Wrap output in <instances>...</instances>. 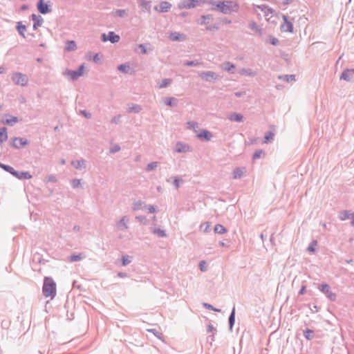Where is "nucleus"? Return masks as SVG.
Listing matches in <instances>:
<instances>
[{"instance_id":"10","label":"nucleus","mask_w":354,"mask_h":354,"mask_svg":"<svg viewBox=\"0 0 354 354\" xmlns=\"http://www.w3.org/2000/svg\"><path fill=\"white\" fill-rule=\"evenodd\" d=\"M28 143V140L24 138L15 137L10 142V145L16 149H20Z\"/></svg>"},{"instance_id":"64","label":"nucleus","mask_w":354,"mask_h":354,"mask_svg":"<svg viewBox=\"0 0 354 354\" xmlns=\"http://www.w3.org/2000/svg\"><path fill=\"white\" fill-rule=\"evenodd\" d=\"M138 48L141 50V53L142 54H147V50L146 49V47L144 44H140L138 46Z\"/></svg>"},{"instance_id":"46","label":"nucleus","mask_w":354,"mask_h":354,"mask_svg":"<svg viewBox=\"0 0 354 354\" xmlns=\"http://www.w3.org/2000/svg\"><path fill=\"white\" fill-rule=\"evenodd\" d=\"M183 180L181 178L178 176L174 177L173 185L176 189H178L180 187V183H182Z\"/></svg>"},{"instance_id":"16","label":"nucleus","mask_w":354,"mask_h":354,"mask_svg":"<svg viewBox=\"0 0 354 354\" xmlns=\"http://www.w3.org/2000/svg\"><path fill=\"white\" fill-rule=\"evenodd\" d=\"M6 118L5 120L2 121V123L4 124L9 125L10 127H13L16 123L19 122V118L16 116H12L10 115H6Z\"/></svg>"},{"instance_id":"22","label":"nucleus","mask_w":354,"mask_h":354,"mask_svg":"<svg viewBox=\"0 0 354 354\" xmlns=\"http://www.w3.org/2000/svg\"><path fill=\"white\" fill-rule=\"evenodd\" d=\"M71 165L77 169H82L86 168V162L84 159L73 160Z\"/></svg>"},{"instance_id":"59","label":"nucleus","mask_w":354,"mask_h":354,"mask_svg":"<svg viewBox=\"0 0 354 354\" xmlns=\"http://www.w3.org/2000/svg\"><path fill=\"white\" fill-rule=\"evenodd\" d=\"M136 219L144 224H147V218L144 216H136Z\"/></svg>"},{"instance_id":"20","label":"nucleus","mask_w":354,"mask_h":354,"mask_svg":"<svg viewBox=\"0 0 354 354\" xmlns=\"http://www.w3.org/2000/svg\"><path fill=\"white\" fill-rule=\"evenodd\" d=\"M245 172V167H236L232 172V178L239 179L241 178L244 173Z\"/></svg>"},{"instance_id":"13","label":"nucleus","mask_w":354,"mask_h":354,"mask_svg":"<svg viewBox=\"0 0 354 354\" xmlns=\"http://www.w3.org/2000/svg\"><path fill=\"white\" fill-rule=\"evenodd\" d=\"M171 4L168 1H161L159 6H156L153 9L159 12H167L171 8Z\"/></svg>"},{"instance_id":"19","label":"nucleus","mask_w":354,"mask_h":354,"mask_svg":"<svg viewBox=\"0 0 354 354\" xmlns=\"http://www.w3.org/2000/svg\"><path fill=\"white\" fill-rule=\"evenodd\" d=\"M190 151V147L188 145L183 144L178 142L176 145V151L178 153H185Z\"/></svg>"},{"instance_id":"14","label":"nucleus","mask_w":354,"mask_h":354,"mask_svg":"<svg viewBox=\"0 0 354 354\" xmlns=\"http://www.w3.org/2000/svg\"><path fill=\"white\" fill-rule=\"evenodd\" d=\"M129 219L128 216H123L119 221L116 223V228L118 231H124L128 229V222Z\"/></svg>"},{"instance_id":"8","label":"nucleus","mask_w":354,"mask_h":354,"mask_svg":"<svg viewBox=\"0 0 354 354\" xmlns=\"http://www.w3.org/2000/svg\"><path fill=\"white\" fill-rule=\"evenodd\" d=\"M199 77L202 80H203L206 82H211L214 80H216L219 77L218 75H217L216 73H214L213 71H203V72L200 73Z\"/></svg>"},{"instance_id":"36","label":"nucleus","mask_w":354,"mask_h":354,"mask_svg":"<svg viewBox=\"0 0 354 354\" xmlns=\"http://www.w3.org/2000/svg\"><path fill=\"white\" fill-rule=\"evenodd\" d=\"M304 335L308 340H311L314 338L315 336L314 331L311 329L307 328L304 331Z\"/></svg>"},{"instance_id":"35","label":"nucleus","mask_w":354,"mask_h":354,"mask_svg":"<svg viewBox=\"0 0 354 354\" xmlns=\"http://www.w3.org/2000/svg\"><path fill=\"white\" fill-rule=\"evenodd\" d=\"M144 202H142V201H136L133 203L132 209L133 211L141 209L143 207H146L145 205H144Z\"/></svg>"},{"instance_id":"43","label":"nucleus","mask_w":354,"mask_h":354,"mask_svg":"<svg viewBox=\"0 0 354 354\" xmlns=\"http://www.w3.org/2000/svg\"><path fill=\"white\" fill-rule=\"evenodd\" d=\"M129 68V66L127 64H120L118 66V69L124 73H128Z\"/></svg>"},{"instance_id":"9","label":"nucleus","mask_w":354,"mask_h":354,"mask_svg":"<svg viewBox=\"0 0 354 354\" xmlns=\"http://www.w3.org/2000/svg\"><path fill=\"white\" fill-rule=\"evenodd\" d=\"M319 289L321 292L325 294L326 297L330 301H335L336 299V295L330 291V288L328 284H322Z\"/></svg>"},{"instance_id":"61","label":"nucleus","mask_w":354,"mask_h":354,"mask_svg":"<svg viewBox=\"0 0 354 354\" xmlns=\"http://www.w3.org/2000/svg\"><path fill=\"white\" fill-rule=\"evenodd\" d=\"M270 43L272 44V45H274V46H276L279 44V40L278 39L274 37H270Z\"/></svg>"},{"instance_id":"34","label":"nucleus","mask_w":354,"mask_h":354,"mask_svg":"<svg viewBox=\"0 0 354 354\" xmlns=\"http://www.w3.org/2000/svg\"><path fill=\"white\" fill-rule=\"evenodd\" d=\"M279 79L282 80L283 81L286 82H290L295 80V75H279Z\"/></svg>"},{"instance_id":"1","label":"nucleus","mask_w":354,"mask_h":354,"mask_svg":"<svg viewBox=\"0 0 354 354\" xmlns=\"http://www.w3.org/2000/svg\"><path fill=\"white\" fill-rule=\"evenodd\" d=\"M211 6L212 10L219 11L223 14L229 15L232 12H237L239 10V4L232 0L203 1Z\"/></svg>"},{"instance_id":"39","label":"nucleus","mask_w":354,"mask_h":354,"mask_svg":"<svg viewBox=\"0 0 354 354\" xmlns=\"http://www.w3.org/2000/svg\"><path fill=\"white\" fill-rule=\"evenodd\" d=\"M17 30L19 32V34L24 37H25L24 32L26 30V27L25 25H23L21 22H18L17 26Z\"/></svg>"},{"instance_id":"24","label":"nucleus","mask_w":354,"mask_h":354,"mask_svg":"<svg viewBox=\"0 0 354 354\" xmlns=\"http://www.w3.org/2000/svg\"><path fill=\"white\" fill-rule=\"evenodd\" d=\"M234 323H235V307H233L232 312L228 318V324H229V328H230V331H232V328L234 325Z\"/></svg>"},{"instance_id":"25","label":"nucleus","mask_w":354,"mask_h":354,"mask_svg":"<svg viewBox=\"0 0 354 354\" xmlns=\"http://www.w3.org/2000/svg\"><path fill=\"white\" fill-rule=\"evenodd\" d=\"M222 69L230 72L231 73H234L233 70L236 68L235 65L230 62H224L221 66Z\"/></svg>"},{"instance_id":"47","label":"nucleus","mask_w":354,"mask_h":354,"mask_svg":"<svg viewBox=\"0 0 354 354\" xmlns=\"http://www.w3.org/2000/svg\"><path fill=\"white\" fill-rule=\"evenodd\" d=\"M81 181L82 180L81 179H77V178H75V179H73V180L71 181V185L73 187V188H78L80 187H81Z\"/></svg>"},{"instance_id":"58","label":"nucleus","mask_w":354,"mask_h":354,"mask_svg":"<svg viewBox=\"0 0 354 354\" xmlns=\"http://www.w3.org/2000/svg\"><path fill=\"white\" fill-rule=\"evenodd\" d=\"M120 150V147L118 145H115L110 149V153H115Z\"/></svg>"},{"instance_id":"12","label":"nucleus","mask_w":354,"mask_h":354,"mask_svg":"<svg viewBox=\"0 0 354 354\" xmlns=\"http://www.w3.org/2000/svg\"><path fill=\"white\" fill-rule=\"evenodd\" d=\"M37 7L39 12L42 15L49 13L52 10L50 6L46 3L44 0H39Z\"/></svg>"},{"instance_id":"38","label":"nucleus","mask_w":354,"mask_h":354,"mask_svg":"<svg viewBox=\"0 0 354 354\" xmlns=\"http://www.w3.org/2000/svg\"><path fill=\"white\" fill-rule=\"evenodd\" d=\"M77 48L76 43L71 40L66 42V50L68 51L74 50Z\"/></svg>"},{"instance_id":"37","label":"nucleus","mask_w":354,"mask_h":354,"mask_svg":"<svg viewBox=\"0 0 354 354\" xmlns=\"http://www.w3.org/2000/svg\"><path fill=\"white\" fill-rule=\"evenodd\" d=\"M249 27L254 32L261 35V28H259V26L257 25V24L255 21H252L249 24Z\"/></svg>"},{"instance_id":"44","label":"nucleus","mask_w":354,"mask_h":354,"mask_svg":"<svg viewBox=\"0 0 354 354\" xmlns=\"http://www.w3.org/2000/svg\"><path fill=\"white\" fill-rule=\"evenodd\" d=\"M263 155H264V151L262 149L257 150L252 155V159L255 160L260 158Z\"/></svg>"},{"instance_id":"50","label":"nucleus","mask_w":354,"mask_h":354,"mask_svg":"<svg viewBox=\"0 0 354 354\" xmlns=\"http://www.w3.org/2000/svg\"><path fill=\"white\" fill-rule=\"evenodd\" d=\"M199 64L200 63L198 60L187 61L184 63V65L187 66H196Z\"/></svg>"},{"instance_id":"3","label":"nucleus","mask_w":354,"mask_h":354,"mask_svg":"<svg viewBox=\"0 0 354 354\" xmlns=\"http://www.w3.org/2000/svg\"><path fill=\"white\" fill-rule=\"evenodd\" d=\"M0 168L3 169L4 171L10 173L13 176L16 177L19 180L22 179H30L32 178V175L28 171H16L12 167L3 164L0 162Z\"/></svg>"},{"instance_id":"2","label":"nucleus","mask_w":354,"mask_h":354,"mask_svg":"<svg viewBox=\"0 0 354 354\" xmlns=\"http://www.w3.org/2000/svg\"><path fill=\"white\" fill-rule=\"evenodd\" d=\"M43 295L46 297L53 298L56 295V283L52 278L46 277L42 288Z\"/></svg>"},{"instance_id":"42","label":"nucleus","mask_w":354,"mask_h":354,"mask_svg":"<svg viewBox=\"0 0 354 354\" xmlns=\"http://www.w3.org/2000/svg\"><path fill=\"white\" fill-rule=\"evenodd\" d=\"M153 232L159 237H165L167 236L165 231L160 228L154 229Z\"/></svg>"},{"instance_id":"7","label":"nucleus","mask_w":354,"mask_h":354,"mask_svg":"<svg viewBox=\"0 0 354 354\" xmlns=\"http://www.w3.org/2000/svg\"><path fill=\"white\" fill-rule=\"evenodd\" d=\"M202 1V0H184L178 4V8L180 10L194 8Z\"/></svg>"},{"instance_id":"48","label":"nucleus","mask_w":354,"mask_h":354,"mask_svg":"<svg viewBox=\"0 0 354 354\" xmlns=\"http://www.w3.org/2000/svg\"><path fill=\"white\" fill-rule=\"evenodd\" d=\"M157 166H158L157 162H151L147 165L146 170L147 171H151V170L156 169L157 167Z\"/></svg>"},{"instance_id":"63","label":"nucleus","mask_w":354,"mask_h":354,"mask_svg":"<svg viewBox=\"0 0 354 354\" xmlns=\"http://www.w3.org/2000/svg\"><path fill=\"white\" fill-rule=\"evenodd\" d=\"M47 180H48V182L56 183L57 178L55 176L50 175L47 177Z\"/></svg>"},{"instance_id":"4","label":"nucleus","mask_w":354,"mask_h":354,"mask_svg":"<svg viewBox=\"0 0 354 354\" xmlns=\"http://www.w3.org/2000/svg\"><path fill=\"white\" fill-rule=\"evenodd\" d=\"M84 69V65H80L78 68L75 71L66 69L63 72V75L66 77L68 80L74 81L77 80L80 77L83 75Z\"/></svg>"},{"instance_id":"57","label":"nucleus","mask_w":354,"mask_h":354,"mask_svg":"<svg viewBox=\"0 0 354 354\" xmlns=\"http://www.w3.org/2000/svg\"><path fill=\"white\" fill-rule=\"evenodd\" d=\"M88 59H92L95 63L97 64L100 61V57L99 56V54L96 53L95 54L93 57L91 58V55L89 56Z\"/></svg>"},{"instance_id":"27","label":"nucleus","mask_w":354,"mask_h":354,"mask_svg":"<svg viewBox=\"0 0 354 354\" xmlns=\"http://www.w3.org/2000/svg\"><path fill=\"white\" fill-rule=\"evenodd\" d=\"M243 116L242 114L239 113H233L229 117L228 119L231 121H235L240 122L243 120Z\"/></svg>"},{"instance_id":"49","label":"nucleus","mask_w":354,"mask_h":354,"mask_svg":"<svg viewBox=\"0 0 354 354\" xmlns=\"http://www.w3.org/2000/svg\"><path fill=\"white\" fill-rule=\"evenodd\" d=\"M82 259V254H73L69 257V261L71 262L77 261Z\"/></svg>"},{"instance_id":"11","label":"nucleus","mask_w":354,"mask_h":354,"mask_svg":"<svg viewBox=\"0 0 354 354\" xmlns=\"http://www.w3.org/2000/svg\"><path fill=\"white\" fill-rule=\"evenodd\" d=\"M282 18L283 19V23L281 25V30L283 32H293V24L292 22L288 21V17L286 15H283Z\"/></svg>"},{"instance_id":"53","label":"nucleus","mask_w":354,"mask_h":354,"mask_svg":"<svg viewBox=\"0 0 354 354\" xmlns=\"http://www.w3.org/2000/svg\"><path fill=\"white\" fill-rule=\"evenodd\" d=\"M317 241L314 240L309 245L308 248V250L309 252H315V246L317 245Z\"/></svg>"},{"instance_id":"29","label":"nucleus","mask_w":354,"mask_h":354,"mask_svg":"<svg viewBox=\"0 0 354 354\" xmlns=\"http://www.w3.org/2000/svg\"><path fill=\"white\" fill-rule=\"evenodd\" d=\"M142 110L141 106L138 104H131L129 106L128 112L129 113H139Z\"/></svg>"},{"instance_id":"17","label":"nucleus","mask_w":354,"mask_h":354,"mask_svg":"<svg viewBox=\"0 0 354 354\" xmlns=\"http://www.w3.org/2000/svg\"><path fill=\"white\" fill-rule=\"evenodd\" d=\"M197 137L202 140H206V141H209L211 140L212 137V134L210 131L206 130V129H203L198 135H197Z\"/></svg>"},{"instance_id":"31","label":"nucleus","mask_w":354,"mask_h":354,"mask_svg":"<svg viewBox=\"0 0 354 354\" xmlns=\"http://www.w3.org/2000/svg\"><path fill=\"white\" fill-rule=\"evenodd\" d=\"M214 231L216 234H223L227 232V229L221 224H216L214 226Z\"/></svg>"},{"instance_id":"51","label":"nucleus","mask_w":354,"mask_h":354,"mask_svg":"<svg viewBox=\"0 0 354 354\" xmlns=\"http://www.w3.org/2000/svg\"><path fill=\"white\" fill-rule=\"evenodd\" d=\"M203 306L206 308V309H208V310H213V311H215V312H220L221 310L220 309H218V308H214L212 305L209 304H207V303H203Z\"/></svg>"},{"instance_id":"40","label":"nucleus","mask_w":354,"mask_h":354,"mask_svg":"<svg viewBox=\"0 0 354 354\" xmlns=\"http://www.w3.org/2000/svg\"><path fill=\"white\" fill-rule=\"evenodd\" d=\"M171 83V80L169 78L163 79L159 84V88H165L169 86Z\"/></svg>"},{"instance_id":"45","label":"nucleus","mask_w":354,"mask_h":354,"mask_svg":"<svg viewBox=\"0 0 354 354\" xmlns=\"http://www.w3.org/2000/svg\"><path fill=\"white\" fill-rule=\"evenodd\" d=\"M274 133L271 131H268L264 137V142L268 143L273 139Z\"/></svg>"},{"instance_id":"60","label":"nucleus","mask_w":354,"mask_h":354,"mask_svg":"<svg viewBox=\"0 0 354 354\" xmlns=\"http://www.w3.org/2000/svg\"><path fill=\"white\" fill-rule=\"evenodd\" d=\"M205 264L206 263L205 261H201L199 263V268L202 272H205L207 270Z\"/></svg>"},{"instance_id":"28","label":"nucleus","mask_w":354,"mask_h":354,"mask_svg":"<svg viewBox=\"0 0 354 354\" xmlns=\"http://www.w3.org/2000/svg\"><path fill=\"white\" fill-rule=\"evenodd\" d=\"M8 139L7 129L6 127L0 128V145Z\"/></svg>"},{"instance_id":"56","label":"nucleus","mask_w":354,"mask_h":354,"mask_svg":"<svg viewBox=\"0 0 354 354\" xmlns=\"http://www.w3.org/2000/svg\"><path fill=\"white\" fill-rule=\"evenodd\" d=\"M120 118L121 115H115L113 118H112V119L111 120V122L117 124L120 122Z\"/></svg>"},{"instance_id":"41","label":"nucleus","mask_w":354,"mask_h":354,"mask_svg":"<svg viewBox=\"0 0 354 354\" xmlns=\"http://www.w3.org/2000/svg\"><path fill=\"white\" fill-rule=\"evenodd\" d=\"M187 127L196 131V129L198 128V123L194 121H189L187 122Z\"/></svg>"},{"instance_id":"32","label":"nucleus","mask_w":354,"mask_h":354,"mask_svg":"<svg viewBox=\"0 0 354 354\" xmlns=\"http://www.w3.org/2000/svg\"><path fill=\"white\" fill-rule=\"evenodd\" d=\"M178 100L175 97H166L165 100V103L167 106H175L177 105Z\"/></svg>"},{"instance_id":"21","label":"nucleus","mask_w":354,"mask_h":354,"mask_svg":"<svg viewBox=\"0 0 354 354\" xmlns=\"http://www.w3.org/2000/svg\"><path fill=\"white\" fill-rule=\"evenodd\" d=\"M139 6L142 8V10H146L147 12H150L151 10V1L146 0H137Z\"/></svg>"},{"instance_id":"5","label":"nucleus","mask_w":354,"mask_h":354,"mask_svg":"<svg viewBox=\"0 0 354 354\" xmlns=\"http://www.w3.org/2000/svg\"><path fill=\"white\" fill-rule=\"evenodd\" d=\"M11 79L15 84L20 85L21 86H26L28 82V78L27 75L20 72H16L13 73Z\"/></svg>"},{"instance_id":"18","label":"nucleus","mask_w":354,"mask_h":354,"mask_svg":"<svg viewBox=\"0 0 354 354\" xmlns=\"http://www.w3.org/2000/svg\"><path fill=\"white\" fill-rule=\"evenodd\" d=\"M31 17L32 21H34L32 28L35 30L37 29L38 27L41 26L44 20L40 15H37L35 14H32Z\"/></svg>"},{"instance_id":"33","label":"nucleus","mask_w":354,"mask_h":354,"mask_svg":"<svg viewBox=\"0 0 354 354\" xmlns=\"http://www.w3.org/2000/svg\"><path fill=\"white\" fill-rule=\"evenodd\" d=\"M351 214L349 211L344 210L339 212V218L341 221H345L346 219H348L351 217Z\"/></svg>"},{"instance_id":"54","label":"nucleus","mask_w":354,"mask_h":354,"mask_svg":"<svg viewBox=\"0 0 354 354\" xmlns=\"http://www.w3.org/2000/svg\"><path fill=\"white\" fill-rule=\"evenodd\" d=\"M115 13L120 17H124L126 15V10L123 9H119L116 10Z\"/></svg>"},{"instance_id":"55","label":"nucleus","mask_w":354,"mask_h":354,"mask_svg":"<svg viewBox=\"0 0 354 354\" xmlns=\"http://www.w3.org/2000/svg\"><path fill=\"white\" fill-rule=\"evenodd\" d=\"M122 266H127L131 263L129 256H122Z\"/></svg>"},{"instance_id":"6","label":"nucleus","mask_w":354,"mask_h":354,"mask_svg":"<svg viewBox=\"0 0 354 354\" xmlns=\"http://www.w3.org/2000/svg\"><path fill=\"white\" fill-rule=\"evenodd\" d=\"M101 39L103 42L111 41L112 44L118 43L120 37L118 35L115 34L113 31H110L108 34L103 33L101 35Z\"/></svg>"},{"instance_id":"15","label":"nucleus","mask_w":354,"mask_h":354,"mask_svg":"<svg viewBox=\"0 0 354 354\" xmlns=\"http://www.w3.org/2000/svg\"><path fill=\"white\" fill-rule=\"evenodd\" d=\"M340 80H344L346 82H353L354 80V69L344 70L340 76Z\"/></svg>"},{"instance_id":"23","label":"nucleus","mask_w":354,"mask_h":354,"mask_svg":"<svg viewBox=\"0 0 354 354\" xmlns=\"http://www.w3.org/2000/svg\"><path fill=\"white\" fill-rule=\"evenodd\" d=\"M169 39L171 41H183L185 39V36L183 34H180L176 32H171L169 35Z\"/></svg>"},{"instance_id":"30","label":"nucleus","mask_w":354,"mask_h":354,"mask_svg":"<svg viewBox=\"0 0 354 354\" xmlns=\"http://www.w3.org/2000/svg\"><path fill=\"white\" fill-rule=\"evenodd\" d=\"M257 8L263 12L266 16H268L269 14H272L273 12V10L266 5L258 6Z\"/></svg>"},{"instance_id":"62","label":"nucleus","mask_w":354,"mask_h":354,"mask_svg":"<svg viewBox=\"0 0 354 354\" xmlns=\"http://www.w3.org/2000/svg\"><path fill=\"white\" fill-rule=\"evenodd\" d=\"M206 29L207 30H218V26L216 25V24H214V25H211V26H208L206 27Z\"/></svg>"},{"instance_id":"26","label":"nucleus","mask_w":354,"mask_h":354,"mask_svg":"<svg viewBox=\"0 0 354 354\" xmlns=\"http://www.w3.org/2000/svg\"><path fill=\"white\" fill-rule=\"evenodd\" d=\"M239 73L241 75H247L250 77H254L257 75V73L252 69L245 68H241Z\"/></svg>"},{"instance_id":"52","label":"nucleus","mask_w":354,"mask_h":354,"mask_svg":"<svg viewBox=\"0 0 354 354\" xmlns=\"http://www.w3.org/2000/svg\"><path fill=\"white\" fill-rule=\"evenodd\" d=\"M148 332L153 333L156 337H157L158 339H161L162 333L158 332L155 328H151L147 330Z\"/></svg>"}]
</instances>
